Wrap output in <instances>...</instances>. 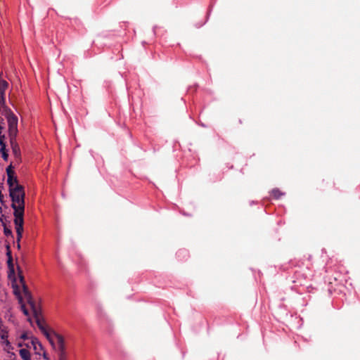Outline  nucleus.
I'll use <instances>...</instances> for the list:
<instances>
[{
	"mask_svg": "<svg viewBox=\"0 0 360 360\" xmlns=\"http://www.w3.org/2000/svg\"><path fill=\"white\" fill-rule=\"evenodd\" d=\"M7 184L9 186V189L14 188L16 184H18L17 177L14 175L8 174Z\"/></svg>",
	"mask_w": 360,
	"mask_h": 360,
	"instance_id": "10",
	"label": "nucleus"
},
{
	"mask_svg": "<svg viewBox=\"0 0 360 360\" xmlns=\"http://www.w3.org/2000/svg\"><path fill=\"white\" fill-rule=\"evenodd\" d=\"M1 211V207H0V212Z\"/></svg>",
	"mask_w": 360,
	"mask_h": 360,
	"instance_id": "21",
	"label": "nucleus"
},
{
	"mask_svg": "<svg viewBox=\"0 0 360 360\" xmlns=\"http://www.w3.org/2000/svg\"><path fill=\"white\" fill-rule=\"evenodd\" d=\"M13 210H14L13 214L15 217V219H14L15 226V225H23V224H24L23 216H24L25 209L20 208L19 210L15 209Z\"/></svg>",
	"mask_w": 360,
	"mask_h": 360,
	"instance_id": "7",
	"label": "nucleus"
},
{
	"mask_svg": "<svg viewBox=\"0 0 360 360\" xmlns=\"http://www.w3.org/2000/svg\"><path fill=\"white\" fill-rule=\"evenodd\" d=\"M19 354L23 360H31L30 353L27 349H21L19 352Z\"/></svg>",
	"mask_w": 360,
	"mask_h": 360,
	"instance_id": "12",
	"label": "nucleus"
},
{
	"mask_svg": "<svg viewBox=\"0 0 360 360\" xmlns=\"http://www.w3.org/2000/svg\"><path fill=\"white\" fill-rule=\"evenodd\" d=\"M6 250H7V252H6L7 257L13 258L12 255H11V252L10 250V246L8 245L6 246Z\"/></svg>",
	"mask_w": 360,
	"mask_h": 360,
	"instance_id": "19",
	"label": "nucleus"
},
{
	"mask_svg": "<svg viewBox=\"0 0 360 360\" xmlns=\"http://www.w3.org/2000/svg\"><path fill=\"white\" fill-rule=\"evenodd\" d=\"M9 195L12 200L11 207L13 210L25 209L24 187L16 184L14 188L9 189Z\"/></svg>",
	"mask_w": 360,
	"mask_h": 360,
	"instance_id": "2",
	"label": "nucleus"
},
{
	"mask_svg": "<svg viewBox=\"0 0 360 360\" xmlns=\"http://www.w3.org/2000/svg\"><path fill=\"white\" fill-rule=\"evenodd\" d=\"M20 338L25 340L30 341V337L27 333L22 334Z\"/></svg>",
	"mask_w": 360,
	"mask_h": 360,
	"instance_id": "18",
	"label": "nucleus"
},
{
	"mask_svg": "<svg viewBox=\"0 0 360 360\" xmlns=\"http://www.w3.org/2000/svg\"><path fill=\"white\" fill-rule=\"evenodd\" d=\"M0 221L2 222V224L4 226V233L5 236L7 237H8V236L13 237L12 231L6 226L5 223L3 221V219L0 218Z\"/></svg>",
	"mask_w": 360,
	"mask_h": 360,
	"instance_id": "14",
	"label": "nucleus"
},
{
	"mask_svg": "<svg viewBox=\"0 0 360 360\" xmlns=\"http://www.w3.org/2000/svg\"><path fill=\"white\" fill-rule=\"evenodd\" d=\"M19 276H20V282L22 285L23 292L25 294V297L27 300V304L30 306V307L32 309L34 316L36 319L37 325L38 328H39V330H41V332L44 334V335L49 340L51 345L52 347H55L54 340L53 339V331H54V330L52 329L48 328L46 326L45 323H44V321L40 318V315H41L40 309L36 305L35 302H34V300L32 299V294L25 283L24 276H22L20 274Z\"/></svg>",
	"mask_w": 360,
	"mask_h": 360,
	"instance_id": "1",
	"label": "nucleus"
},
{
	"mask_svg": "<svg viewBox=\"0 0 360 360\" xmlns=\"http://www.w3.org/2000/svg\"><path fill=\"white\" fill-rule=\"evenodd\" d=\"M6 117L11 143L13 144V139H15L18 133V117L10 110L6 112Z\"/></svg>",
	"mask_w": 360,
	"mask_h": 360,
	"instance_id": "5",
	"label": "nucleus"
},
{
	"mask_svg": "<svg viewBox=\"0 0 360 360\" xmlns=\"http://www.w3.org/2000/svg\"><path fill=\"white\" fill-rule=\"evenodd\" d=\"M7 265H8V276L9 278H13L14 281L15 282V269H14V265L13 262V258H8L7 259Z\"/></svg>",
	"mask_w": 360,
	"mask_h": 360,
	"instance_id": "8",
	"label": "nucleus"
},
{
	"mask_svg": "<svg viewBox=\"0 0 360 360\" xmlns=\"http://www.w3.org/2000/svg\"><path fill=\"white\" fill-rule=\"evenodd\" d=\"M15 230L17 233V240L20 241L22 237L23 225H15Z\"/></svg>",
	"mask_w": 360,
	"mask_h": 360,
	"instance_id": "13",
	"label": "nucleus"
},
{
	"mask_svg": "<svg viewBox=\"0 0 360 360\" xmlns=\"http://www.w3.org/2000/svg\"><path fill=\"white\" fill-rule=\"evenodd\" d=\"M16 243H17V248L18 249H20V241L17 240H16Z\"/></svg>",
	"mask_w": 360,
	"mask_h": 360,
	"instance_id": "20",
	"label": "nucleus"
},
{
	"mask_svg": "<svg viewBox=\"0 0 360 360\" xmlns=\"http://www.w3.org/2000/svg\"><path fill=\"white\" fill-rule=\"evenodd\" d=\"M271 195L274 198L279 199L283 195V193H281L278 188H274L271 191Z\"/></svg>",
	"mask_w": 360,
	"mask_h": 360,
	"instance_id": "15",
	"label": "nucleus"
},
{
	"mask_svg": "<svg viewBox=\"0 0 360 360\" xmlns=\"http://www.w3.org/2000/svg\"><path fill=\"white\" fill-rule=\"evenodd\" d=\"M6 173H7V176H8V174L10 175H14V171L13 170V167H12V165H9L7 168H6Z\"/></svg>",
	"mask_w": 360,
	"mask_h": 360,
	"instance_id": "17",
	"label": "nucleus"
},
{
	"mask_svg": "<svg viewBox=\"0 0 360 360\" xmlns=\"http://www.w3.org/2000/svg\"><path fill=\"white\" fill-rule=\"evenodd\" d=\"M25 345L27 348H32L35 354L41 356L42 354L44 358L47 359L46 352L44 351V347L37 338L30 336V341H28Z\"/></svg>",
	"mask_w": 360,
	"mask_h": 360,
	"instance_id": "6",
	"label": "nucleus"
},
{
	"mask_svg": "<svg viewBox=\"0 0 360 360\" xmlns=\"http://www.w3.org/2000/svg\"><path fill=\"white\" fill-rule=\"evenodd\" d=\"M53 339L54 340L55 347H52L56 352L58 360H67L64 338L56 331H53Z\"/></svg>",
	"mask_w": 360,
	"mask_h": 360,
	"instance_id": "3",
	"label": "nucleus"
},
{
	"mask_svg": "<svg viewBox=\"0 0 360 360\" xmlns=\"http://www.w3.org/2000/svg\"><path fill=\"white\" fill-rule=\"evenodd\" d=\"M18 275H20V274L22 276V271L20 269L19 267H18ZM18 278H20V276H18ZM19 280L20 281V278H19ZM20 283H21V282L20 281ZM20 285H21V287H22V283H20ZM13 293L16 296V297L18 300V303L20 305V309H21L22 311L23 312V314L25 316H29V315H30L29 311L26 308L25 303V300L26 301H27V300H26V298L25 297V294L23 292V288H22V292H21L20 286L18 285H17L16 283H13Z\"/></svg>",
	"mask_w": 360,
	"mask_h": 360,
	"instance_id": "4",
	"label": "nucleus"
},
{
	"mask_svg": "<svg viewBox=\"0 0 360 360\" xmlns=\"http://www.w3.org/2000/svg\"><path fill=\"white\" fill-rule=\"evenodd\" d=\"M8 86V83L5 80H0V102H4L5 90Z\"/></svg>",
	"mask_w": 360,
	"mask_h": 360,
	"instance_id": "9",
	"label": "nucleus"
},
{
	"mask_svg": "<svg viewBox=\"0 0 360 360\" xmlns=\"http://www.w3.org/2000/svg\"><path fill=\"white\" fill-rule=\"evenodd\" d=\"M13 153L15 156H18L20 153V149L17 143L15 142V139H13V144L11 143Z\"/></svg>",
	"mask_w": 360,
	"mask_h": 360,
	"instance_id": "16",
	"label": "nucleus"
},
{
	"mask_svg": "<svg viewBox=\"0 0 360 360\" xmlns=\"http://www.w3.org/2000/svg\"><path fill=\"white\" fill-rule=\"evenodd\" d=\"M0 337L2 340H4V343H6V345H10L9 341L7 340L8 332L6 330V328L3 326H0Z\"/></svg>",
	"mask_w": 360,
	"mask_h": 360,
	"instance_id": "11",
	"label": "nucleus"
}]
</instances>
